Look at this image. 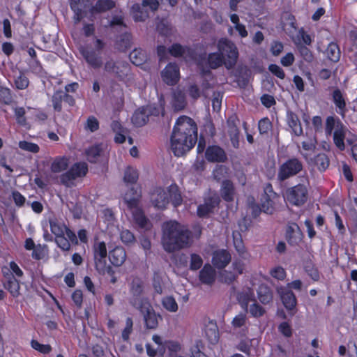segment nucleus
Segmentation results:
<instances>
[{"label": "nucleus", "instance_id": "5701e85b", "mask_svg": "<svg viewBox=\"0 0 357 357\" xmlns=\"http://www.w3.org/2000/svg\"><path fill=\"white\" fill-rule=\"evenodd\" d=\"M332 100L335 107L338 109L337 111V113L344 117L347 111V104L345 98L340 89L335 88L333 90L332 93Z\"/></svg>", "mask_w": 357, "mask_h": 357}, {"label": "nucleus", "instance_id": "5fc2aeb1", "mask_svg": "<svg viewBox=\"0 0 357 357\" xmlns=\"http://www.w3.org/2000/svg\"><path fill=\"white\" fill-rule=\"evenodd\" d=\"M203 265V259L202 257L195 253H192L190 255V266L189 268L191 271H197Z\"/></svg>", "mask_w": 357, "mask_h": 357}, {"label": "nucleus", "instance_id": "c03bdc74", "mask_svg": "<svg viewBox=\"0 0 357 357\" xmlns=\"http://www.w3.org/2000/svg\"><path fill=\"white\" fill-rule=\"evenodd\" d=\"M161 303L162 307L170 312H176L178 310V304L174 298L172 296L162 298Z\"/></svg>", "mask_w": 357, "mask_h": 357}, {"label": "nucleus", "instance_id": "2f4dec72", "mask_svg": "<svg viewBox=\"0 0 357 357\" xmlns=\"http://www.w3.org/2000/svg\"><path fill=\"white\" fill-rule=\"evenodd\" d=\"M311 164L316 166L320 172H324L328 167L330 160L326 154L321 153L311 159Z\"/></svg>", "mask_w": 357, "mask_h": 357}, {"label": "nucleus", "instance_id": "473e14b6", "mask_svg": "<svg viewBox=\"0 0 357 357\" xmlns=\"http://www.w3.org/2000/svg\"><path fill=\"white\" fill-rule=\"evenodd\" d=\"M144 8L139 3H134L132 6L131 13L135 22H144L149 17L148 13L146 10H144Z\"/></svg>", "mask_w": 357, "mask_h": 357}, {"label": "nucleus", "instance_id": "0eeeda50", "mask_svg": "<svg viewBox=\"0 0 357 357\" xmlns=\"http://www.w3.org/2000/svg\"><path fill=\"white\" fill-rule=\"evenodd\" d=\"M285 199L291 204L301 206L307 200L308 190L304 184H298L289 188L285 192Z\"/></svg>", "mask_w": 357, "mask_h": 357}, {"label": "nucleus", "instance_id": "bf43d9fd", "mask_svg": "<svg viewBox=\"0 0 357 357\" xmlns=\"http://www.w3.org/2000/svg\"><path fill=\"white\" fill-rule=\"evenodd\" d=\"M13 101V97L9 89L0 86V102L9 105Z\"/></svg>", "mask_w": 357, "mask_h": 357}, {"label": "nucleus", "instance_id": "f704fd0d", "mask_svg": "<svg viewBox=\"0 0 357 357\" xmlns=\"http://www.w3.org/2000/svg\"><path fill=\"white\" fill-rule=\"evenodd\" d=\"M102 153V144H96L86 150L87 160L92 163L98 161Z\"/></svg>", "mask_w": 357, "mask_h": 357}, {"label": "nucleus", "instance_id": "e2e57ef3", "mask_svg": "<svg viewBox=\"0 0 357 357\" xmlns=\"http://www.w3.org/2000/svg\"><path fill=\"white\" fill-rule=\"evenodd\" d=\"M246 312H241L237 314L232 320L231 324L234 328H241L245 325L247 321Z\"/></svg>", "mask_w": 357, "mask_h": 357}, {"label": "nucleus", "instance_id": "e433bc0d", "mask_svg": "<svg viewBox=\"0 0 357 357\" xmlns=\"http://www.w3.org/2000/svg\"><path fill=\"white\" fill-rule=\"evenodd\" d=\"M206 336L211 344H216L219 340V331L217 325L211 322L206 326Z\"/></svg>", "mask_w": 357, "mask_h": 357}, {"label": "nucleus", "instance_id": "603ef678", "mask_svg": "<svg viewBox=\"0 0 357 357\" xmlns=\"http://www.w3.org/2000/svg\"><path fill=\"white\" fill-rule=\"evenodd\" d=\"M187 93L192 99L194 102H195L197 100H198L199 98L202 96V93L201 91V89L198 86V85L195 83H190L188 89H187Z\"/></svg>", "mask_w": 357, "mask_h": 357}, {"label": "nucleus", "instance_id": "4d7b16f0", "mask_svg": "<svg viewBox=\"0 0 357 357\" xmlns=\"http://www.w3.org/2000/svg\"><path fill=\"white\" fill-rule=\"evenodd\" d=\"M120 237L122 242L127 245H131L136 241L134 234L128 229L122 230Z\"/></svg>", "mask_w": 357, "mask_h": 357}, {"label": "nucleus", "instance_id": "c9c22d12", "mask_svg": "<svg viewBox=\"0 0 357 357\" xmlns=\"http://www.w3.org/2000/svg\"><path fill=\"white\" fill-rule=\"evenodd\" d=\"M68 167V159L66 157H56L51 165V171L53 173H60Z\"/></svg>", "mask_w": 357, "mask_h": 357}, {"label": "nucleus", "instance_id": "c85d7f7f", "mask_svg": "<svg viewBox=\"0 0 357 357\" xmlns=\"http://www.w3.org/2000/svg\"><path fill=\"white\" fill-rule=\"evenodd\" d=\"M167 195L169 197V200H171V202L174 207H177L181 205L183 202V198L179 188L177 185H170L168 188Z\"/></svg>", "mask_w": 357, "mask_h": 357}, {"label": "nucleus", "instance_id": "13d9d810", "mask_svg": "<svg viewBox=\"0 0 357 357\" xmlns=\"http://www.w3.org/2000/svg\"><path fill=\"white\" fill-rule=\"evenodd\" d=\"M228 134L231 144L234 148H238L239 146V130L237 126H231L228 130Z\"/></svg>", "mask_w": 357, "mask_h": 357}, {"label": "nucleus", "instance_id": "cd10ccee", "mask_svg": "<svg viewBox=\"0 0 357 357\" xmlns=\"http://www.w3.org/2000/svg\"><path fill=\"white\" fill-rule=\"evenodd\" d=\"M287 122L289 126L292 129L296 136L303 135V128L298 116L293 112H287Z\"/></svg>", "mask_w": 357, "mask_h": 357}, {"label": "nucleus", "instance_id": "58836bf2", "mask_svg": "<svg viewBox=\"0 0 357 357\" xmlns=\"http://www.w3.org/2000/svg\"><path fill=\"white\" fill-rule=\"evenodd\" d=\"M132 36L126 33L119 36V39L116 41V48L121 52H125L131 47Z\"/></svg>", "mask_w": 357, "mask_h": 357}, {"label": "nucleus", "instance_id": "37998d69", "mask_svg": "<svg viewBox=\"0 0 357 357\" xmlns=\"http://www.w3.org/2000/svg\"><path fill=\"white\" fill-rule=\"evenodd\" d=\"M139 177L138 172L136 169L132 167H128L125 169L123 181L126 183L134 184L135 183Z\"/></svg>", "mask_w": 357, "mask_h": 357}, {"label": "nucleus", "instance_id": "3c124183", "mask_svg": "<svg viewBox=\"0 0 357 357\" xmlns=\"http://www.w3.org/2000/svg\"><path fill=\"white\" fill-rule=\"evenodd\" d=\"M107 248L105 242H98L93 245V256L94 258H106L107 257Z\"/></svg>", "mask_w": 357, "mask_h": 357}, {"label": "nucleus", "instance_id": "69168bd1", "mask_svg": "<svg viewBox=\"0 0 357 357\" xmlns=\"http://www.w3.org/2000/svg\"><path fill=\"white\" fill-rule=\"evenodd\" d=\"M94 262L96 270L98 271V273L100 275H105V271L107 270L106 268L107 266L106 258H94Z\"/></svg>", "mask_w": 357, "mask_h": 357}, {"label": "nucleus", "instance_id": "49530a36", "mask_svg": "<svg viewBox=\"0 0 357 357\" xmlns=\"http://www.w3.org/2000/svg\"><path fill=\"white\" fill-rule=\"evenodd\" d=\"M273 124L268 118H263L258 123V129L262 136L268 137L269 132L272 130Z\"/></svg>", "mask_w": 357, "mask_h": 357}, {"label": "nucleus", "instance_id": "de8ad7c7", "mask_svg": "<svg viewBox=\"0 0 357 357\" xmlns=\"http://www.w3.org/2000/svg\"><path fill=\"white\" fill-rule=\"evenodd\" d=\"M208 63L211 68L215 69L224 63L222 56L220 53H211L208 54Z\"/></svg>", "mask_w": 357, "mask_h": 357}, {"label": "nucleus", "instance_id": "a878e982", "mask_svg": "<svg viewBox=\"0 0 357 357\" xmlns=\"http://www.w3.org/2000/svg\"><path fill=\"white\" fill-rule=\"evenodd\" d=\"M257 297L261 303L268 305L273 302V294L268 285L261 284L257 289Z\"/></svg>", "mask_w": 357, "mask_h": 357}, {"label": "nucleus", "instance_id": "b1692460", "mask_svg": "<svg viewBox=\"0 0 357 357\" xmlns=\"http://www.w3.org/2000/svg\"><path fill=\"white\" fill-rule=\"evenodd\" d=\"M116 6L114 0H97L90 8L91 14H100L112 10Z\"/></svg>", "mask_w": 357, "mask_h": 357}, {"label": "nucleus", "instance_id": "423d86ee", "mask_svg": "<svg viewBox=\"0 0 357 357\" xmlns=\"http://www.w3.org/2000/svg\"><path fill=\"white\" fill-rule=\"evenodd\" d=\"M143 316L144 327L148 330H155L159 325V321L162 320L160 314L156 313L149 302H145L136 307Z\"/></svg>", "mask_w": 357, "mask_h": 357}, {"label": "nucleus", "instance_id": "dca6fc26", "mask_svg": "<svg viewBox=\"0 0 357 357\" xmlns=\"http://www.w3.org/2000/svg\"><path fill=\"white\" fill-rule=\"evenodd\" d=\"M278 293L280 294L282 302L285 308L291 312V314L294 315L295 312H293L296 308L297 301L295 294L291 290L280 287L278 288Z\"/></svg>", "mask_w": 357, "mask_h": 357}, {"label": "nucleus", "instance_id": "ea45409f", "mask_svg": "<svg viewBox=\"0 0 357 357\" xmlns=\"http://www.w3.org/2000/svg\"><path fill=\"white\" fill-rule=\"evenodd\" d=\"M3 286L13 297H17L20 295V283L15 277L10 280H3Z\"/></svg>", "mask_w": 357, "mask_h": 357}, {"label": "nucleus", "instance_id": "052dcab7", "mask_svg": "<svg viewBox=\"0 0 357 357\" xmlns=\"http://www.w3.org/2000/svg\"><path fill=\"white\" fill-rule=\"evenodd\" d=\"M63 92L58 91L54 93L52 98V102L54 110L61 112L62 109L61 102L63 101Z\"/></svg>", "mask_w": 357, "mask_h": 357}, {"label": "nucleus", "instance_id": "20e7f679", "mask_svg": "<svg viewBox=\"0 0 357 357\" xmlns=\"http://www.w3.org/2000/svg\"><path fill=\"white\" fill-rule=\"evenodd\" d=\"M104 70L108 75L120 81L124 80L130 72V64L123 60L111 59L107 60L104 65Z\"/></svg>", "mask_w": 357, "mask_h": 357}, {"label": "nucleus", "instance_id": "c756f323", "mask_svg": "<svg viewBox=\"0 0 357 357\" xmlns=\"http://www.w3.org/2000/svg\"><path fill=\"white\" fill-rule=\"evenodd\" d=\"M140 197L137 190L132 187L125 194L123 199L129 208H136L139 204V197Z\"/></svg>", "mask_w": 357, "mask_h": 357}, {"label": "nucleus", "instance_id": "09e8293b", "mask_svg": "<svg viewBox=\"0 0 357 357\" xmlns=\"http://www.w3.org/2000/svg\"><path fill=\"white\" fill-rule=\"evenodd\" d=\"M152 284L155 293L158 294L163 293V281L162 274L159 271L154 272Z\"/></svg>", "mask_w": 357, "mask_h": 357}, {"label": "nucleus", "instance_id": "1a4fd4ad", "mask_svg": "<svg viewBox=\"0 0 357 357\" xmlns=\"http://www.w3.org/2000/svg\"><path fill=\"white\" fill-rule=\"evenodd\" d=\"M160 114L158 107L153 105H146L138 108L132 116V122L136 127H142L149 121L151 116H157Z\"/></svg>", "mask_w": 357, "mask_h": 357}, {"label": "nucleus", "instance_id": "7c9ffc66", "mask_svg": "<svg viewBox=\"0 0 357 357\" xmlns=\"http://www.w3.org/2000/svg\"><path fill=\"white\" fill-rule=\"evenodd\" d=\"M187 105L185 95L181 90H176L173 93L172 106L175 111H181Z\"/></svg>", "mask_w": 357, "mask_h": 357}, {"label": "nucleus", "instance_id": "72a5a7b5", "mask_svg": "<svg viewBox=\"0 0 357 357\" xmlns=\"http://www.w3.org/2000/svg\"><path fill=\"white\" fill-rule=\"evenodd\" d=\"M130 59L135 66H141L147 60V55L142 49H135L130 54Z\"/></svg>", "mask_w": 357, "mask_h": 357}, {"label": "nucleus", "instance_id": "774afa93", "mask_svg": "<svg viewBox=\"0 0 357 357\" xmlns=\"http://www.w3.org/2000/svg\"><path fill=\"white\" fill-rule=\"evenodd\" d=\"M237 278V275L231 271H224L220 273V280L228 284H231Z\"/></svg>", "mask_w": 357, "mask_h": 357}, {"label": "nucleus", "instance_id": "9b49d317", "mask_svg": "<svg viewBox=\"0 0 357 357\" xmlns=\"http://www.w3.org/2000/svg\"><path fill=\"white\" fill-rule=\"evenodd\" d=\"M220 203V197L216 192L209 193L204 198V204H200L197 207V215L199 218L207 217L210 213H213L214 209L219 206Z\"/></svg>", "mask_w": 357, "mask_h": 357}, {"label": "nucleus", "instance_id": "79ce46f5", "mask_svg": "<svg viewBox=\"0 0 357 357\" xmlns=\"http://www.w3.org/2000/svg\"><path fill=\"white\" fill-rule=\"evenodd\" d=\"M274 197H268L266 195H262L261 199V206L262 207V211L264 213L267 214H273L275 208H274V202L273 200Z\"/></svg>", "mask_w": 357, "mask_h": 357}, {"label": "nucleus", "instance_id": "4c0bfd02", "mask_svg": "<svg viewBox=\"0 0 357 357\" xmlns=\"http://www.w3.org/2000/svg\"><path fill=\"white\" fill-rule=\"evenodd\" d=\"M326 54L329 60L337 62L340 59V50L337 43L331 42L327 47Z\"/></svg>", "mask_w": 357, "mask_h": 357}, {"label": "nucleus", "instance_id": "6e6d98bb", "mask_svg": "<svg viewBox=\"0 0 357 357\" xmlns=\"http://www.w3.org/2000/svg\"><path fill=\"white\" fill-rule=\"evenodd\" d=\"M337 123H342L339 119L333 116H328L326 121L325 132L327 135H331L333 130L337 129Z\"/></svg>", "mask_w": 357, "mask_h": 357}, {"label": "nucleus", "instance_id": "0e129e2a", "mask_svg": "<svg viewBox=\"0 0 357 357\" xmlns=\"http://www.w3.org/2000/svg\"><path fill=\"white\" fill-rule=\"evenodd\" d=\"M29 79L22 73H20L15 79V85L17 89L23 90L28 87Z\"/></svg>", "mask_w": 357, "mask_h": 357}, {"label": "nucleus", "instance_id": "6e6552de", "mask_svg": "<svg viewBox=\"0 0 357 357\" xmlns=\"http://www.w3.org/2000/svg\"><path fill=\"white\" fill-rule=\"evenodd\" d=\"M144 289V282L140 278H134L130 284L131 296L129 298V303L135 308L144 304L145 302H149L146 298H142Z\"/></svg>", "mask_w": 357, "mask_h": 357}, {"label": "nucleus", "instance_id": "393cba45", "mask_svg": "<svg viewBox=\"0 0 357 357\" xmlns=\"http://www.w3.org/2000/svg\"><path fill=\"white\" fill-rule=\"evenodd\" d=\"M110 262L115 266H121L126 259V252L123 248L117 246L109 252Z\"/></svg>", "mask_w": 357, "mask_h": 357}, {"label": "nucleus", "instance_id": "864d4df0", "mask_svg": "<svg viewBox=\"0 0 357 357\" xmlns=\"http://www.w3.org/2000/svg\"><path fill=\"white\" fill-rule=\"evenodd\" d=\"M133 210V216L136 223L142 228L146 227L147 224V218L144 216L141 210L139 209L138 206L136 208H130Z\"/></svg>", "mask_w": 357, "mask_h": 357}, {"label": "nucleus", "instance_id": "4be33fe9", "mask_svg": "<svg viewBox=\"0 0 357 357\" xmlns=\"http://www.w3.org/2000/svg\"><path fill=\"white\" fill-rule=\"evenodd\" d=\"M215 271L209 264H206L199 271V279L204 284L212 285L215 281Z\"/></svg>", "mask_w": 357, "mask_h": 357}, {"label": "nucleus", "instance_id": "aec40b11", "mask_svg": "<svg viewBox=\"0 0 357 357\" xmlns=\"http://www.w3.org/2000/svg\"><path fill=\"white\" fill-rule=\"evenodd\" d=\"M303 233L298 225L295 222H289L286 230L287 242L294 245H297L302 239Z\"/></svg>", "mask_w": 357, "mask_h": 357}, {"label": "nucleus", "instance_id": "8fccbe9b", "mask_svg": "<svg viewBox=\"0 0 357 357\" xmlns=\"http://www.w3.org/2000/svg\"><path fill=\"white\" fill-rule=\"evenodd\" d=\"M51 231L56 237L64 235V230L66 226L64 224L59 222L56 219L50 220Z\"/></svg>", "mask_w": 357, "mask_h": 357}, {"label": "nucleus", "instance_id": "338daca9", "mask_svg": "<svg viewBox=\"0 0 357 357\" xmlns=\"http://www.w3.org/2000/svg\"><path fill=\"white\" fill-rule=\"evenodd\" d=\"M84 128L86 130H89L91 132H93L98 130L99 121L95 116H90L88 117V119L86 120V123L85 124Z\"/></svg>", "mask_w": 357, "mask_h": 357}, {"label": "nucleus", "instance_id": "39448f33", "mask_svg": "<svg viewBox=\"0 0 357 357\" xmlns=\"http://www.w3.org/2000/svg\"><path fill=\"white\" fill-rule=\"evenodd\" d=\"M303 169V162L299 159L297 158H289L279 167L278 180L283 182L299 174Z\"/></svg>", "mask_w": 357, "mask_h": 357}, {"label": "nucleus", "instance_id": "f8f14e48", "mask_svg": "<svg viewBox=\"0 0 357 357\" xmlns=\"http://www.w3.org/2000/svg\"><path fill=\"white\" fill-rule=\"evenodd\" d=\"M162 81L169 86L176 85L180 79L179 68L176 63H169L161 71Z\"/></svg>", "mask_w": 357, "mask_h": 357}, {"label": "nucleus", "instance_id": "bb28decb", "mask_svg": "<svg viewBox=\"0 0 357 357\" xmlns=\"http://www.w3.org/2000/svg\"><path fill=\"white\" fill-rule=\"evenodd\" d=\"M346 127L342 123H337V129L333 132V141L336 146L341 151L345 149L344 138Z\"/></svg>", "mask_w": 357, "mask_h": 357}, {"label": "nucleus", "instance_id": "7ed1b4c3", "mask_svg": "<svg viewBox=\"0 0 357 357\" xmlns=\"http://www.w3.org/2000/svg\"><path fill=\"white\" fill-rule=\"evenodd\" d=\"M218 47L225 67L227 69L233 68L238 58V51L236 45L228 39L222 38L219 40Z\"/></svg>", "mask_w": 357, "mask_h": 357}, {"label": "nucleus", "instance_id": "680f3d73", "mask_svg": "<svg viewBox=\"0 0 357 357\" xmlns=\"http://www.w3.org/2000/svg\"><path fill=\"white\" fill-rule=\"evenodd\" d=\"M19 147L26 151L36 153L39 151V146L34 143L27 141H20L19 142Z\"/></svg>", "mask_w": 357, "mask_h": 357}, {"label": "nucleus", "instance_id": "a211bd4d", "mask_svg": "<svg viewBox=\"0 0 357 357\" xmlns=\"http://www.w3.org/2000/svg\"><path fill=\"white\" fill-rule=\"evenodd\" d=\"M220 197L227 202H231L234 200L236 195V188L234 183L229 179L222 181L220 188Z\"/></svg>", "mask_w": 357, "mask_h": 357}, {"label": "nucleus", "instance_id": "f3484780", "mask_svg": "<svg viewBox=\"0 0 357 357\" xmlns=\"http://www.w3.org/2000/svg\"><path fill=\"white\" fill-rule=\"evenodd\" d=\"M206 159L212 162H225L227 155L223 149L219 146H209L205 153Z\"/></svg>", "mask_w": 357, "mask_h": 357}, {"label": "nucleus", "instance_id": "a18cd8bd", "mask_svg": "<svg viewBox=\"0 0 357 357\" xmlns=\"http://www.w3.org/2000/svg\"><path fill=\"white\" fill-rule=\"evenodd\" d=\"M248 312H249L252 317L255 318H259L266 314V310L255 300L253 303L248 307Z\"/></svg>", "mask_w": 357, "mask_h": 357}, {"label": "nucleus", "instance_id": "2eb2a0df", "mask_svg": "<svg viewBox=\"0 0 357 357\" xmlns=\"http://www.w3.org/2000/svg\"><path fill=\"white\" fill-rule=\"evenodd\" d=\"M80 53L86 63L95 69L100 68L102 66L101 52L92 48L82 47Z\"/></svg>", "mask_w": 357, "mask_h": 357}, {"label": "nucleus", "instance_id": "6ab92c4d", "mask_svg": "<svg viewBox=\"0 0 357 357\" xmlns=\"http://www.w3.org/2000/svg\"><path fill=\"white\" fill-rule=\"evenodd\" d=\"M231 259V255L227 250H218L213 252L212 264L218 269H222L229 264Z\"/></svg>", "mask_w": 357, "mask_h": 357}, {"label": "nucleus", "instance_id": "412c9836", "mask_svg": "<svg viewBox=\"0 0 357 357\" xmlns=\"http://www.w3.org/2000/svg\"><path fill=\"white\" fill-rule=\"evenodd\" d=\"M236 299L241 307L245 311L248 312L249 303L254 302L255 299L254 291L249 287L243 289L236 294Z\"/></svg>", "mask_w": 357, "mask_h": 357}, {"label": "nucleus", "instance_id": "9d476101", "mask_svg": "<svg viewBox=\"0 0 357 357\" xmlns=\"http://www.w3.org/2000/svg\"><path fill=\"white\" fill-rule=\"evenodd\" d=\"M88 172V167L85 162L74 164L66 173L59 177L61 184L69 187L72 182L77 178L84 176Z\"/></svg>", "mask_w": 357, "mask_h": 357}, {"label": "nucleus", "instance_id": "a19ab883", "mask_svg": "<svg viewBox=\"0 0 357 357\" xmlns=\"http://www.w3.org/2000/svg\"><path fill=\"white\" fill-rule=\"evenodd\" d=\"M190 48L187 46H183L179 43H174L168 48V52L174 57L183 56L189 52Z\"/></svg>", "mask_w": 357, "mask_h": 357}, {"label": "nucleus", "instance_id": "ddd939ff", "mask_svg": "<svg viewBox=\"0 0 357 357\" xmlns=\"http://www.w3.org/2000/svg\"><path fill=\"white\" fill-rule=\"evenodd\" d=\"M70 8L74 12V22L78 24L86 16L87 12L90 10V0H70Z\"/></svg>", "mask_w": 357, "mask_h": 357}, {"label": "nucleus", "instance_id": "4468645a", "mask_svg": "<svg viewBox=\"0 0 357 357\" xmlns=\"http://www.w3.org/2000/svg\"><path fill=\"white\" fill-rule=\"evenodd\" d=\"M150 202L158 209H165L169 203L167 192L160 187L153 188L150 192Z\"/></svg>", "mask_w": 357, "mask_h": 357}, {"label": "nucleus", "instance_id": "f03ea898", "mask_svg": "<svg viewBox=\"0 0 357 357\" xmlns=\"http://www.w3.org/2000/svg\"><path fill=\"white\" fill-rule=\"evenodd\" d=\"M164 250L172 253L190 246L192 232L176 221L166 222L162 225Z\"/></svg>", "mask_w": 357, "mask_h": 357}, {"label": "nucleus", "instance_id": "f257e3e1", "mask_svg": "<svg viewBox=\"0 0 357 357\" xmlns=\"http://www.w3.org/2000/svg\"><path fill=\"white\" fill-rule=\"evenodd\" d=\"M197 141V127L193 119L187 116L178 118L170 137L171 149L174 155H184L194 147Z\"/></svg>", "mask_w": 357, "mask_h": 357}]
</instances>
